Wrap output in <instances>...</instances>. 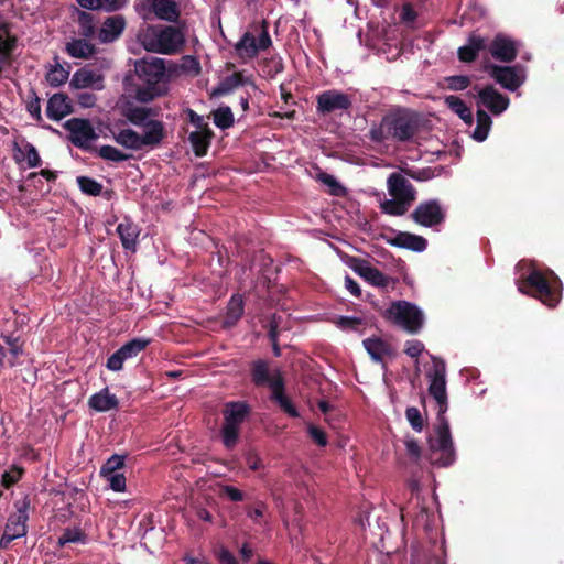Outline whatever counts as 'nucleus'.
Listing matches in <instances>:
<instances>
[{"label":"nucleus","instance_id":"1","mask_svg":"<svg viewBox=\"0 0 564 564\" xmlns=\"http://www.w3.org/2000/svg\"><path fill=\"white\" fill-rule=\"evenodd\" d=\"M422 117L409 108H395L388 111L379 123H372L369 139L375 143H410L422 130Z\"/></svg>","mask_w":564,"mask_h":564},{"label":"nucleus","instance_id":"2","mask_svg":"<svg viewBox=\"0 0 564 564\" xmlns=\"http://www.w3.org/2000/svg\"><path fill=\"white\" fill-rule=\"evenodd\" d=\"M134 72V77L126 78V85L129 94L133 95L138 101L150 102L166 93L163 59L152 57L138 61Z\"/></svg>","mask_w":564,"mask_h":564},{"label":"nucleus","instance_id":"3","mask_svg":"<svg viewBox=\"0 0 564 564\" xmlns=\"http://www.w3.org/2000/svg\"><path fill=\"white\" fill-rule=\"evenodd\" d=\"M518 289L523 294L539 299L549 307H555L562 299V282L552 270L544 273L535 268L531 269Z\"/></svg>","mask_w":564,"mask_h":564},{"label":"nucleus","instance_id":"4","mask_svg":"<svg viewBox=\"0 0 564 564\" xmlns=\"http://www.w3.org/2000/svg\"><path fill=\"white\" fill-rule=\"evenodd\" d=\"M426 458L436 467H448L456 460V451L451 434L449 423L434 426V435L427 438Z\"/></svg>","mask_w":564,"mask_h":564},{"label":"nucleus","instance_id":"5","mask_svg":"<svg viewBox=\"0 0 564 564\" xmlns=\"http://www.w3.org/2000/svg\"><path fill=\"white\" fill-rule=\"evenodd\" d=\"M251 412L250 406L242 401L227 402L223 409L224 422L220 436L224 446L232 449L239 442L240 429Z\"/></svg>","mask_w":564,"mask_h":564},{"label":"nucleus","instance_id":"6","mask_svg":"<svg viewBox=\"0 0 564 564\" xmlns=\"http://www.w3.org/2000/svg\"><path fill=\"white\" fill-rule=\"evenodd\" d=\"M383 316L409 334H417L424 324L423 312L415 304L403 300L392 302Z\"/></svg>","mask_w":564,"mask_h":564},{"label":"nucleus","instance_id":"7","mask_svg":"<svg viewBox=\"0 0 564 564\" xmlns=\"http://www.w3.org/2000/svg\"><path fill=\"white\" fill-rule=\"evenodd\" d=\"M184 43L185 35L183 31L177 26L166 25L158 31L144 45L148 51L171 55L177 53Z\"/></svg>","mask_w":564,"mask_h":564},{"label":"nucleus","instance_id":"8","mask_svg":"<svg viewBox=\"0 0 564 564\" xmlns=\"http://www.w3.org/2000/svg\"><path fill=\"white\" fill-rule=\"evenodd\" d=\"M486 72L497 84L510 91H516L525 79L524 68L520 64L513 66L489 64L486 66Z\"/></svg>","mask_w":564,"mask_h":564},{"label":"nucleus","instance_id":"9","mask_svg":"<svg viewBox=\"0 0 564 564\" xmlns=\"http://www.w3.org/2000/svg\"><path fill=\"white\" fill-rule=\"evenodd\" d=\"M410 218L420 226L433 228L445 221L446 208L438 199L423 200L410 214Z\"/></svg>","mask_w":564,"mask_h":564},{"label":"nucleus","instance_id":"10","mask_svg":"<svg viewBox=\"0 0 564 564\" xmlns=\"http://www.w3.org/2000/svg\"><path fill=\"white\" fill-rule=\"evenodd\" d=\"M64 129L69 132V141L84 151H91V141L98 139L91 122L84 118H72L64 122Z\"/></svg>","mask_w":564,"mask_h":564},{"label":"nucleus","instance_id":"11","mask_svg":"<svg viewBox=\"0 0 564 564\" xmlns=\"http://www.w3.org/2000/svg\"><path fill=\"white\" fill-rule=\"evenodd\" d=\"M352 106V100L347 94L328 89L316 96V111L318 115L326 116L335 111H348Z\"/></svg>","mask_w":564,"mask_h":564},{"label":"nucleus","instance_id":"12","mask_svg":"<svg viewBox=\"0 0 564 564\" xmlns=\"http://www.w3.org/2000/svg\"><path fill=\"white\" fill-rule=\"evenodd\" d=\"M486 50H488L494 59L508 64L517 58L519 45L517 41L507 34L497 33L491 42L487 44Z\"/></svg>","mask_w":564,"mask_h":564},{"label":"nucleus","instance_id":"13","mask_svg":"<svg viewBox=\"0 0 564 564\" xmlns=\"http://www.w3.org/2000/svg\"><path fill=\"white\" fill-rule=\"evenodd\" d=\"M30 503L28 496L14 501L15 512L9 516L3 532L15 539L26 535Z\"/></svg>","mask_w":564,"mask_h":564},{"label":"nucleus","instance_id":"14","mask_svg":"<svg viewBox=\"0 0 564 564\" xmlns=\"http://www.w3.org/2000/svg\"><path fill=\"white\" fill-rule=\"evenodd\" d=\"M477 104L486 107L492 115L499 116L507 110L510 99L507 95L498 91L494 85H486L478 91Z\"/></svg>","mask_w":564,"mask_h":564},{"label":"nucleus","instance_id":"15","mask_svg":"<svg viewBox=\"0 0 564 564\" xmlns=\"http://www.w3.org/2000/svg\"><path fill=\"white\" fill-rule=\"evenodd\" d=\"M251 381L256 387H268L272 391L274 381L284 380L281 371L274 369L270 372L269 362L265 359L252 361L250 367Z\"/></svg>","mask_w":564,"mask_h":564},{"label":"nucleus","instance_id":"16","mask_svg":"<svg viewBox=\"0 0 564 564\" xmlns=\"http://www.w3.org/2000/svg\"><path fill=\"white\" fill-rule=\"evenodd\" d=\"M430 379L429 394L436 401L447 398L446 365L444 360L433 358V368L427 375Z\"/></svg>","mask_w":564,"mask_h":564},{"label":"nucleus","instance_id":"17","mask_svg":"<svg viewBox=\"0 0 564 564\" xmlns=\"http://www.w3.org/2000/svg\"><path fill=\"white\" fill-rule=\"evenodd\" d=\"M388 192L391 197L402 198L409 202L416 199V189L401 173H392L387 181Z\"/></svg>","mask_w":564,"mask_h":564},{"label":"nucleus","instance_id":"18","mask_svg":"<svg viewBox=\"0 0 564 564\" xmlns=\"http://www.w3.org/2000/svg\"><path fill=\"white\" fill-rule=\"evenodd\" d=\"M73 112V106L66 94H54L47 101L46 116L54 120L59 121L67 115Z\"/></svg>","mask_w":564,"mask_h":564},{"label":"nucleus","instance_id":"19","mask_svg":"<svg viewBox=\"0 0 564 564\" xmlns=\"http://www.w3.org/2000/svg\"><path fill=\"white\" fill-rule=\"evenodd\" d=\"M126 29V19L122 15L106 18L99 31L98 37L102 43L116 41Z\"/></svg>","mask_w":564,"mask_h":564},{"label":"nucleus","instance_id":"20","mask_svg":"<svg viewBox=\"0 0 564 564\" xmlns=\"http://www.w3.org/2000/svg\"><path fill=\"white\" fill-rule=\"evenodd\" d=\"M362 345L371 359L376 362L383 364L384 357L394 355V349L388 341L380 337H369L364 339Z\"/></svg>","mask_w":564,"mask_h":564},{"label":"nucleus","instance_id":"21","mask_svg":"<svg viewBox=\"0 0 564 564\" xmlns=\"http://www.w3.org/2000/svg\"><path fill=\"white\" fill-rule=\"evenodd\" d=\"M144 131L143 134H140V139L142 142L143 148L150 147L155 148L158 147L163 139L165 138V128L164 123L160 120H148V123L143 126Z\"/></svg>","mask_w":564,"mask_h":564},{"label":"nucleus","instance_id":"22","mask_svg":"<svg viewBox=\"0 0 564 564\" xmlns=\"http://www.w3.org/2000/svg\"><path fill=\"white\" fill-rule=\"evenodd\" d=\"M391 246L409 249L415 252H422L427 247V240L419 235H414L406 231H400L395 235L391 240H389Z\"/></svg>","mask_w":564,"mask_h":564},{"label":"nucleus","instance_id":"23","mask_svg":"<svg viewBox=\"0 0 564 564\" xmlns=\"http://www.w3.org/2000/svg\"><path fill=\"white\" fill-rule=\"evenodd\" d=\"M88 406L96 412H108L118 409L119 400L116 394L110 393L108 387H105L99 392L90 395Z\"/></svg>","mask_w":564,"mask_h":564},{"label":"nucleus","instance_id":"24","mask_svg":"<svg viewBox=\"0 0 564 564\" xmlns=\"http://www.w3.org/2000/svg\"><path fill=\"white\" fill-rule=\"evenodd\" d=\"M117 232L120 237L122 247L126 250L135 252L138 237L140 235V229L138 225H135L129 218H124V220L117 226Z\"/></svg>","mask_w":564,"mask_h":564},{"label":"nucleus","instance_id":"25","mask_svg":"<svg viewBox=\"0 0 564 564\" xmlns=\"http://www.w3.org/2000/svg\"><path fill=\"white\" fill-rule=\"evenodd\" d=\"M486 47L487 43L484 37L471 34L467 40V44L458 48L457 55L460 62L473 63L478 57L479 52L486 50Z\"/></svg>","mask_w":564,"mask_h":564},{"label":"nucleus","instance_id":"26","mask_svg":"<svg viewBox=\"0 0 564 564\" xmlns=\"http://www.w3.org/2000/svg\"><path fill=\"white\" fill-rule=\"evenodd\" d=\"M151 10L160 20L176 22L181 12L175 0H152Z\"/></svg>","mask_w":564,"mask_h":564},{"label":"nucleus","instance_id":"27","mask_svg":"<svg viewBox=\"0 0 564 564\" xmlns=\"http://www.w3.org/2000/svg\"><path fill=\"white\" fill-rule=\"evenodd\" d=\"M285 382L284 380H276L272 387L271 400L274 401L280 409L291 417H299L300 413L292 401L285 395Z\"/></svg>","mask_w":564,"mask_h":564},{"label":"nucleus","instance_id":"28","mask_svg":"<svg viewBox=\"0 0 564 564\" xmlns=\"http://www.w3.org/2000/svg\"><path fill=\"white\" fill-rule=\"evenodd\" d=\"M214 132L210 128L204 130H196L189 133L188 141L191 142L194 154L197 158H203L207 154Z\"/></svg>","mask_w":564,"mask_h":564},{"label":"nucleus","instance_id":"29","mask_svg":"<svg viewBox=\"0 0 564 564\" xmlns=\"http://www.w3.org/2000/svg\"><path fill=\"white\" fill-rule=\"evenodd\" d=\"M66 53L74 58L87 59L95 55L96 46L88 39H75L66 44Z\"/></svg>","mask_w":564,"mask_h":564},{"label":"nucleus","instance_id":"30","mask_svg":"<svg viewBox=\"0 0 564 564\" xmlns=\"http://www.w3.org/2000/svg\"><path fill=\"white\" fill-rule=\"evenodd\" d=\"M248 84H252L250 78L245 77L241 72H235L219 83V85L214 89L213 95L224 96L231 93L237 87Z\"/></svg>","mask_w":564,"mask_h":564},{"label":"nucleus","instance_id":"31","mask_svg":"<svg viewBox=\"0 0 564 564\" xmlns=\"http://www.w3.org/2000/svg\"><path fill=\"white\" fill-rule=\"evenodd\" d=\"M123 116L132 124L143 127L148 120H152L151 117L156 116V112L149 107L131 106L123 110Z\"/></svg>","mask_w":564,"mask_h":564},{"label":"nucleus","instance_id":"32","mask_svg":"<svg viewBox=\"0 0 564 564\" xmlns=\"http://www.w3.org/2000/svg\"><path fill=\"white\" fill-rule=\"evenodd\" d=\"M102 77L94 70L87 68H80L73 75L69 86L76 89H83L94 87L98 82H101Z\"/></svg>","mask_w":564,"mask_h":564},{"label":"nucleus","instance_id":"33","mask_svg":"<svg viewBox=\"0 0 564 564\" xmlns=\"http://www.w3.org/2000/svg\"><path fill=\"white\" fill-rule=\"evenodd\" d=\"M14 154L13 158L17 163H20L24 159H26L28 166L29 167H37L41 165L42 160L41 156L36 150V148L32 144L26 142L24 145V150H22L17 142H14Z\"/></svg>","mask_w":564,"mask_h":564},{"label":"nucleus","instance_id":"34","mask_svg":"<svg viewBox=\"0 0 564 564\" xmlns=\"http://www.w3.org/2000/svg\"><path fill=\"white\" fill-rule=\"evenodd\" d=\"M243 311L245 304L242 295L238 293L231 295L227 305L225 325L228 327L235 326L237 322L242 317Z\"/></svg>","mask_w":564,"mask_h":564},{"label":"nucleus","instance_id":"35","mask_svg":"<svg viewBox=\"0 0 564 564\" xmlns=\"http://www.w3.org/2000/svg\"><path fill=\"white\" fill-rule=\"evenodd\" d=\"M444 102L466 124H468V126L473 124V122H474L473 112L462 98L451 95V96L445 97Z\"/></svg>","mask_w":564,"mask_h":564},{"label":"nucleus","instance_id":"36","mask_svg":"<svg viewBox=\"0 0 564 564\" xmlns=\"http://www.w3.org/2000/svg\"><path fill=\"white\" fill-rule=\"evenodd\" d=\"M413 203L402 199L392 197L391 199H384L380 203V208L382 213L390 215V216H403L408 213L409 208L411 207Z\"/></svg>","mask_w":564,"mask_h":564},{"label":"nucleus","instance_id":"37","mask_svg":"<svg viewBox=\"0 0 564 564\" xmlns=\"http://www.w3.org/2000/svg\"><path fill=\"white\" fill-rule=\"evenodd\" d=\"M113 139L118 144H120L127 149H131V150L143 149V145H142V142L140 139V134L132 129H123V130H120L118 133H113Z\"/></svg>","mask_w":564,"mask_h":564},{"label":"nucleus","instance_id":"38","mask_svg":"<svg viewBox=\"0 0 564 564\" xmlns=\"http://www.w3.org/2000/svg\"><path fill=\"white\" fill-rule=\"evenodd\" d=\"M235 50L241 58H253L258 55L256 47V37L250 33L246 32L235 45Z\"/></svg>","mask_w":564,"mask_h":564},{"label":"nucleus","instance_id":"39","mask_svg":"<svg viewBox=\"0 0 564 564\" xmlns=\"http://www.w3.org/2000/svg\"><path fill=\"white\" fill-rule=\"evenodd\" d=\"M477 117V124L473 133V138L478 141L482 142L487 139L489 130L492 124V120L490 116L482 109H478L476 112Z\"/></svg>","mask_w":564,"mask_h":564},{"label":"nucleus","instance_id":"40","mask_svg":"<svg viewBox=\"0 0 564 564\" xmlns=\"http://www.w3.org/2000/svg\"><path fill=\"white\" fill-rule=\"evenodd\" d=\"M77 12V23L79 26L78 33L80 36L85 39H90L95 34V17L87 12L76 9Z\"/></svg>","mask_w":564,"mask_h":564},{"label":"nucleus","instance_id":"41","mask_svg":"<svg viewBox=\"0 0 564 564\" xmlns=\"http://www.w3.org/2000/svg\"><path fill=\"white\" fill-rule=\"evenodd\" d=\"M213 119L216 127L226 130L234 126V113L228 106H221L213 111Z\"/></svg>","mask_w":564,"mask_h":564},{"label":"nucleus","instance_id":"42","mask_svg":"<svg viewBox=\"0 0 564 564\" xmlns=\"http://www.w3.org/2000/svg\"><path fill=\"white\" fill-rule=\"evenodd\" d=\"M79 189L89 196H99L102 194V184L89 176H78L76 178Z\"/></svg>","mask_w":564,"mask_h":564},{"label":"nucleus","instance_id":"43","mask_svg":"<svg viewBox=\"0 0 564 564\" xmlns=\"http://www.w3.org/2000/svg\"><path fill=\"white\" fill-rule=\"evenodd\" d=\"M149 344L150 339L133 338L126 343L124 345H122L120 347V350L122 351V354H124V357L127 359H130L138 356L142 350H144L148 347Z\"/></svg>","mask_w":564,"mask_h":564},{"label":"nucleus","instance_id":"44","mask_svg":"<svg viewBox=\"0 0 564 564\" xmlns=\"http://www.w3.org/2000/svg\"><path fill=\"white\" fill-rule=\"evenodd\" d=\"M317 180L329 188V194L337 197L346 195V188L330 174L321 172Z\"/></svg>","mask_w":564,"mask_h":564},{"label":"nucleus","instance_id":"45","mask_svg":"<svg viewBox=\"0 0 564 564\" xmlns=\"http://www.w3.org/2000/svg\"><path fill=\"white\" fill-rule=\"evenodd\" d=\"M98 156L106 161L122 162L129 160L132 155L123 153L112 145H101L98 150Z\"/></svg>","mask_w":564,"mask_h":564},{"label":"nucleus","instance_id":"46","mask_svg":"<svg viewBox=\"0 0 564 564\" xmlns=\"http://www.w3.org/2000/svg\"><path fill=\"white\" fill-rule=\"evenodd\" d=\"M69 72L64 69L59 64L53 66L46 74L47 83L53 87H58L66 83Z\"/></svg>","mask_w":564,"mask_h":564},{"label":"nucleus","instance_id":"47","mask_svg":"<svg viewBox=\"0 0 564 564\" xmlns=\"http://www.w3.org/2000/svg\"><path fill=\"white\" fill-rule=\"evenodd\" d=\"M86 538V534L80 529L67 528L58 538V544L63 546L67 543H85Z\"/></svg>","mask_w":564,"mask_h":564},{"label":"nucleus","instance_id":"48","mask_svg":"<svg viewBox=\"0 0 564 564\" xmlns=\"http://www.w3.org/2000/svg\"><path fill=\"white\" fill-rule=\"evenodd\" d=\"M23 474H24V469L22 467L12 466L9 470H6L1 475V478H0L1 485L8 489V488L12 487L14 484H17L21 479Z\"/></svg>","mask_w":564,"mask_h":564},{"label":"nucleus","instance_id":"49","mask_svg":"<svg viewBox=\"0 0 564 564\" xmlns=\"http://www.w3.org/2000/svg\"><path fill=\"white\" fill-rule=\"evenodd\" d=\"M364 280L370 283L371 285L386 288L390 283V278L384 275L378 269L371 267L367 274L364 276Z\"/></svg>","mask_w":564,"mask_h":564},{"label":"nucleus","instance_id":"50","mask_svg":"<svg viewBox=\"0 0 564 564\" xmlns=\"http://www.w3.org/2000/svg\"><path fill=\"white\" fill-rule=\"evenodd\" d=\"M447 88L453 91L464 90L470 86L471 79L467 75H454L445 77Z\"/></svg>","mask_w":564,"mask_h":564},{"label":"nucleus","instance_id":"51","mask_svg":"<svg viewBox=\"0 0 564 564\" xmlns=\"http://www.w3.org/2000/svg\"><path fill=\"white\" fill-rule=\"evenodd\" d=\"M124 466V456L121 455H112L107 459V462L102 465L100 474L102 476H107L108 474L118 473Z\"/></svg>","mask_w":564,"mask_h":564},{"label":"nucleus","instance_id":"52","mask_svg":"<svg viewBox=\"0 0 564 564\" xmlns=\"http://www.w3.org/2000/svg\"><path fill=\"white\" fill-rule=\"evenodd\" d=\"M406 420L409 421L412 429L416 432H421L424 427V420L420 410L415 406H410L405 411Z\"/></svg>","mask_w":564,"mask_h":564},{"label":"nucleus","instance_id":"53","mask_svg":"<svg viewBox=\"0 0 564 564\" xmlns=\"http://www.w3.org/2000/svg\"><path fill=\"white\" fill-rule=\"evenodd\" d=\"M347 264L348 267L355 272L357 273L359 276H361L364 279V276L367 274V272L370 270V268L372 267L369 261L365 260V259H361V258H357V257H351L349 258V260L347 261Z\"/></svg>","mask_w":564,"mask_h":564},{"label":"nucleus","instance_id":"54","mask_svg":"<svg viewBox=\"0 0 564 564\" xmlns=\"http://www.w3.org/2000/svg\"><path fill=\"white\" fill-rule=\"evenodd\" d=\"M335 324L343 330H357L362 325V319L356 316H339Z\"/></svg>","mask_w":564,"mask_h":564},{"label":"nucleus","instance_id":"55","mask_svg":"<svg viewBox=\"0 0 564 564\" xmlns=\"http://www.w3.org/2000/svg\"><path fill=\"white\" fill-rule=\"evenodd\" d=\"M214 556L219 564H238L235 555L224 545H218L214 549Z\"/></svg>","mask_w":564,"mask_h":564},{"label":"nucleus","instance_id":"56","mask_svg":"<svg viewBox=\"0 0 564 564\" xmlns=\"http://www.w3.org/2000/svg\"><path fill=\"white\" fill-rule=\"evenodd\" d=\"M403 173L411 177L412 180L423 182L431 180L434 177V172L431 167L420 169V170H413V169H404Z\"/></svg>","mask_w":564,"mask_h":564},{"label":"nucleus","instance_id":"57","mask_svg":"<svg viewBox=\"0 0 564 564\" xmlns=\"http://www.w3.org/2000/svg\"><path fill=\"white\" fill-rule=\"evenodd\" d=\"M113 491L122 492L126 490V477L121 473L108 474L105 476Z\"/></svg>","mask_w":564,"mask_h":564},{"label":"nucleus","instance_id":"58","mask_svg":"<svg viewBox=\"0 0 564 564\" xmlns=\"http://www.w3.org/2000/svg\"><path fill=\"white\" fill-rule=\"evenodd\" d=\"M127 360L124 357V354L120 350V348L115 351L108 359H107V368L111 371H119L122 369L123 362Z\"/></svg>","mask_w":564,"mask_h":564},{"label":"nucleus","instance_id":"59","mask_svg":"<svg viewBox=\"0 0 564 564\" xmlns=\"http://www.w3.org/2000/svg\"><path fill=\"white\" fill-rule=\"evenodd\" d=\"M308 435L318 446L324 447L327 445V435L321 427L310 425Z\"/></svg>","mask_w":564,"mask_h":564},{"label":"nucleus","instance_id":"60","mask_svg":"<svg viewBox=\"0 0 564 564\" xmlns=\"http://www.w3.org/2000/svg\"><path fill=\"white\" fill-rule=\"evenodd\" d=\"M271 44H272V41H271L270 34L268 32V25H267V22L263 21L262 31L259 36V40L258 41L256 40V47L258 50V53L260 51H265L267 48H269L271 46Z\"/></svg>","mask_w":564,"mask_h":564},{"label":"nucleus","instance_id":"61","mask_svg":"<svg viewBox=\"0 0 564 564\" xmlns=\"http://www.w3.org/2000/svg\"><path fill=\"white\" fill-rule=\"evenodd\" d=\"M129 0H100L98 10L101 9L106 12H115L127 6Z\"/></svg>","mask_w":564,"mask_h":564},{"label":"nucleus","instance_id":"62","mask_svg":"<svg viewBox=\"0 0 564 564\" xmlns=\"http://www.w3.org/2000/svg\"><path fill=\"white\" fill-rule=\"evenodd\" d=\"M245 460H246L247 466L251 470H259V469L263 468V463H262L261 457L258 455V453H256L252 449H250L246 453Z\"/></svg>","mask_w":564,"mask_h":564},{"label":"nucleus","instance_id":"63","mask_svg":"<svg viewBox=\"0 0 564 564\" xmlns=\"http://www.w3.org/2000/svg\"><path fill=\"white\" fill-rule=\"evenodd\" d=\"M17 46L15 36H8L7 39H0V56L8 57L12 54Z\"/></svg>","mask_w":564,"mask_h":564},{"label":"nucleus","instance_id":"64","mask_svg":"<svg viewBox=\"0 0 564 564\" xmlns=\"http://www.w3.org/2000/svg\"><path fill=\"white\" fill-rule=\"evenodd\" d=\"M423 350H424V345L420 340H408L405 343L404 352L412 358H417L422 354Z\"/></svg>","mask_w":564,"mask_h":564}]
</instances>
